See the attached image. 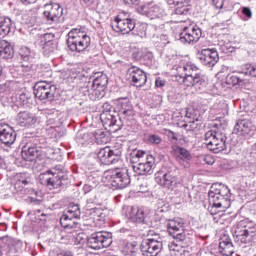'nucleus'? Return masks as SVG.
I'll list each match as a JSON object with an SVG mask.
<instances>
[{
    "label": "nucleus",
    "instance_id": "obj_1",
    "mask_svg": "<svg viewBox=\"0 0 256 256\" xmlns=\"http://www.w3.org/2000/svg\"><path fill=\"white\" fill-rule=\"evenodd\" d=\"M176 65L173 66L176 71V79L183 83L185 87H195L196 89H203L207 86L205 79L198 73L199 68L192 62H187L185 59H178Z\"/></svg>",
    "mask_w": 256,
    "mask_h": 256
},
{
    "label": "nucleus",
    "instance_id": "obj_2",
    "mask_svg": "<svg viewBox=\"0 0 256 256\" xmlns=\"http://www.w3.org/2000/svg\"><path fill=\"white\" fill-rule=\"evenodd\" d=\"M208 211L217 215L231 207V190L227 185L219 184L211 187L208 193Z\"/></svg>",
    "mask_w": 256,
    "mask_h": 256
},
{
    "label": "nucleus",
    "instance_id": "obj_3",
    "mask_svg": "<svg viewBox=\"0 0 256 256\" xmlns=\"http://www.w3.org/2000/svg\"><path fill=\"white\" fill-rule=\"evenodd\" d=\"M234 241L238 245H253L256 243V224L244 219L234 226Z\"/></svg>",
    "mask_w": 256,
    "mask_h": 256
},
{
    "label": "nucleus",
    "instance_id": "obj_4",
    "mask_svg": "<svg viewBox=\"0 0 256 256\" xmlns=\"http://www.w3.org/2000/svg\"><path fill=\"white\" fill-rule=\"evenodd\" d=\"M107 83H109V78H107V75L98 73V76L93 81L84 83L82 93H84L86 97H89L91 101L103 99V97H105Z\"/></svg>",
    "mask_w": 256,
    "mask_h": 256
},
{
    "label": "nucleus",
    "instance_id": "obj_5",
    "mask_svg": "<svg viewBox=\"0 0 256 256\" xmlns=\"http://www.w3.org/2000/svg\"><path fill=\"white\" fill-rule=\"evenodd\" d=\"M67 45L70 51L81 53L91 45V37L81 28H74L68 33Z\"/></svg>",
    "mask_w": 256,
    "mask_h": 256
},
{
    "label": "nucleus",
    "instance_id": "obj_6",
    "mask_svg": "<svg viewBox=\"0 0 256 256\" xmlns=\"http://www.w3.org/2000/svg\"><path fill=\"white\" fill-rule=\"evenodd\" d=\"M79 217H81V208H79V205L70 204L61 216L60 224L67 233H75L79 229V223L74 219H79Z\"/></svg>",
    "mask_w": 256,
    "mask_h": 256
},
{
    "label": "nucleus",
    "instance_id": "obj_7",
    "mask_svg": "<svg viewBox=\"0 0 256 256\" xmlns=\"http://www.w3.org/2000/svg\"><path fill=\"white\" fill-rule=\"evenodd\" d=\"M227 136L223 132L210 130L205 133V145L212 153H221L227 149Z\"/></svg>",
    "mask_w": 256,
    "mask_h": 256
},
{
    "label": "nucleus",
    "instance_id": "obj_8",
    "mask_svg": "<svg viewBox=\"0 0 256 256\" xmlns=\"http://www.w3.org/2000/svg\"><path fill=\"white\" fill-rule=\"evenodd\" d=\"M111 27L116 33L127 35L135 29V20L129 18V13L121 12L111 21Z\"/></svg>",
    "mask_w": 256,
    "mask_h": 256
},
{
    "label": "nucleus",
    "instance_id": "obj_9",
    "mask_svg": "<svg viewBox=\"0 0 256 256\" xmlns=\"http://www.w3.org/2000/svg\"><path fill=\"white\" fill-rule=\"evenodd\" d=\"M111 243H113V234L107 231L94 232L87 239L88 247L95 250L111 247Z\"/></svg>",
    "mask_w": 256,
    "mask_h": 256
},
{
    "label": "nucleus",
    "instance_id": "obj_10",
    "mask_svg": "<svg viewBox=\"0 0 256 256\" xmlns=\"http://www.w3.org/2000/svg\"><path fill=\"white\" fill-rule=\"evenodd\" d=\"M108 183L116 189H125L131 183V178L129 177V170L127 168H116L110 174L106 175Z\"/></svg>",
    "mask_w": 256,
    "mask_h": 256
},
{
    "label": "nucleus",
    "instance_id": "obj_11",
    "mask_svg": "<svg viewBox=\"0 0 256 256\" xmlns=\"http://www.w3.org/2000/svg\"><path fill=\"white\" fill-rule=\"evenodd\" d=\"M63 169L61 166H56L53 170H48L46 173L40 175V181L49 189H59L63 185Z\"/></svg>",
    "mask_w": 256,
    "mask_h": 256
},
{
    "label": "nucleus",
    "instance_id": "obj_12",
    "mask_svg": "<svg viewBox=\"0 0 256 256\" xmlns=\"http://www.w3.org/2000/svg\"><path fill=\"white\" fill-rule=\"evenodd\" d=\"M57 91V86L46 81L37 82L34 86V95L40 101H53L55 99V92Z\"/></svg>",
    "mask_w": 256,
    "mask_h": 256
},
{
    "label": "nucleus",
    "instance_id": "obj_13",
    "mask_svg": "<svg viewBox=\"0 0 256 256\" xmlns=\"http://www.w3.org/2000/svg\"><path fill=\"white\" fill-rule=\"evenodd\" d=\"M155 181L158 185L166 187V189H170L171 191H177V189L183 187V185L179 183L177 176H173L171 172L164 173L163 171H158L155 174Z\"/></svg>",
    "mask_w": 256,
    "mask_h": 256
},
{
    "label": "nucleus",
    "instance_id": "obj_14",
    "mask_svg": "<svg viewBox=\"0 0 256 256\" xmlns=\"http://www.w3.org/2000/svg\"><path fill=\"white\" fill-rule=\"evenodd\" d=\"M126 217L132 223H145L147 219H151V210L144 207L127 206Z\"/></svg>",
    "mask_w": 256,
    "mask_h": 256
},
{
    "label": "nucleus",
    "instance_id": "obj_15",
    "mask_svg": "<svg viewBox=\"0 0 256 256\" xmlns=\"http://www.w3.org/2000/svg\"><path fill=\"white\" fill-rule=\"evenodd\" d=\"M201 35H203L201 28L195 24H191L183 28L179 37L181 43H188V45H193L194 43H197L199 39H201Z\"/></svg>",
    "mask_w": 256,
    "mask_h": 256
},
{
    "label": "nucleus",
    "instance_id": "obj_16",
    "mask_svg": "<svg viewBox=\"0 0 256 256\" xmlns=\"http://www.w3.org/2000/svg\"><path fill=\"white\" fill-rule=\"evenodd\" d=\"M197 58L204 67L212 68L219 63V52L215 48H204L198 52Z\"/></svg>",
    "mask_w": 256,
    "mask_h": 256
},
{
    "label": "nucleus",
    "instance_id": "obj_17",
    "mask_svg": "<svg viewBox=\"0 0 256 256\" xmlns=\"http://www.w3.org/2000/svg\"><path fill=\"white\" fill-rule=\"evenodd\" d=\"M163 249V241L155 238L146 239L142 242L141 256H158Z\"/></svg>",
    "mask_w": 256,
    "mask_h": 256
},
{
    "label": "nucleus",
    "instance_id": "obj_18",
    "mask_svg": "<svg viewBox=\"0 0 256 256\" xmlns=\"http://www.w3.org/2000/svg\"><path fill=\"white\" fill-rule=\"evenodd\" d=\"M43 17L50 25L57 23L63 17V7L57 3L44 5Z\"/></svg>",
    "mask_w": 256,
    "mask_h": 256
},
{
    "label": "nucleus",
    "instance_id": "obj_19",
    "mask_svg": "<svg viewBox=\"0 0 256 256\" xmlns=\"http://www.w3.org/2000/svg\"><path fill=\"white\" fill-rule=\"evenodd\" d=\"M127 79L134 87H143L147 83V74L137 66L127 70Z\"/></svg>",
    "mask_w": 256,
    "mask_h": 256
},
{
    "label": "nucleus",
    "instance_id": "obj_20",
    "mask_svg": "<svg viewBox=\"0 0 256 256\" xmlns=\"http://www.w3.org/2000/svg\"><path fill=\"white\" fill-rule=\"evenodd\" d=\"M132 169L136 175H152L155 169V157L149 154L140 163L133 165Z\"/></svg>",
    "mask_w": 256,
    "mask_h": 256
},
{
    "label": "nucleus",
    "instance_id": "obj_21",
    "mask_svg": "<svg viewBox=\"0 0 256 256\" xmlns=\"http://www.w3.org/2000/svg\"><path fill=\"white\" fill-rule=\"evenodd\" d=\"M120 155L121 150H113L106 146L99 150L97 157L102 165H113V163H117V157H120Z\"/></svg>",
    "mask_w": 256,
    "mask_h": 256
},
{
    "label": "nucleus",
    "instance_id": "obj_22",
    "mask_svg": "<svg viewBox=\"0 0 256 256\" xmlns=\"http://www.w3.org/2000/svg\"><path fill=\"white\" fill-rule=\"evenodd\" d=\"M213 255L215 256H231L235 253V248L233 247V242H231V238L229 236L224 235L220 238L218 251H213Z\"/></svg>",
    "mask_w": 256,
    "mask_h": 256
},
{
    "label": "nucleus",
    "instance_id": "obj_23",
    "mask_svg": "<svg viewBox=\"0 0 256 256\" xmlns=\"http://www.w3.org/2000/svg\"><path fill=\"white\" fill-rule=\"evenodd\" d=\"M54 35L51 33H46L40 36L38 40V45L42 47L44 55H51V53H55L57 50V44L53 42Z\"/></svg>",
    "mask_w": 256,
    "mask_h": 256
},
{
    "label": "nucleus",
    "instance_id": "obj_24",
    "mask_svg": "<svg viewBox=\"0 0 256 256\" xmlns=\"http://www.w3.org/2000/svg\"><path fill=\"white\" fill-rule=\"evenodd\" d=\"M47 147V143L42 139V142L39 144L36 143V146H24L22 148V157L25 161H33L34 157H39L41 155V150Z\"/></svg>",
    "mask_w": 256,
    "mask_h": 256
},
{
    "label": "nucleus",
    "instance_id": "obj_25",
    "mask_svg": "<svg viewBox=\"0 0 256 256\" xmlns=\"http://www.w3.org/2000/svg\"><path fill=\"white\" fill-rule=\"evenodd\" d=\"M17 139V133L8 124H0V141L3 145H13Z\"/></svg>",
    "mask_w": 256,
    "mask_h": 256
},
{
    "label": "nucleus",
    "instance_id": "obj_26",
    "mask_svg": "<svg viewBox=\"0 0 256 256\" xmlns=\"http://www.w3.org/2000/svg\"><path fill=\"white\" fill-rule=\"evenodd\" d=\"M173 153L177 163L187 169L189 167V162L193 159L191 152L181 146H173Z\"/></svg>",
    "mask_w": 256,
    "mask_h": 256
},
{
    "label": "nucleus",
    "instance_id": "obj_27",
    "mask_svg": "<svg viewBox=\"0 0 256 256\" xmlns=\"http://www.w3.org/2000/svg\"><path fill=\"white\" fill-rule=\"evenodd\" d=\"M116 111L120 119H127L133 115V105L129 101V98H119L116 101Z\"/></svg>",
    "mask_w": 256,
    "mask_h": 256
},
{
    "label": "nucleus",
    "instance_id": "obj_28",
    "mask_svg": "<svg viewBox=\"0 0 256 256\" xmlns=\"http://www.w3.org/2000/svg\"><path fill=\"white\" fill-rule=\"evenodd\" d=\"M253 132V123L249 119H240L234 126V133L241 137H249Z\"/></svg>",
    "mask_w": 256,
    "mask_h": 256
},
{
    "label": "nucleus",
    "instance_id": "obj_29",
    "mask_svg": "<svg viewBox=\"0 0 256 256\" xmlns=\"http://www.w3.org/2000/svg\"><path fill=\"white\" fill-rule=\"evenodd\" d=\"M17 121L20 127H33L39 121V118L31 112L24 111L18 113Z\"/></svg>",
    "mask_w": 256,
    "mask_h": 256
},
{
    "label": "nucleus",
    "instance_id": "obj_30",
    "mask_svg": "<svg viewBox=\"0 0 256 256\" xmlns=\"http://www.w3.org/2000/svg\"><path fill=\"white\" fill-rule=\"evenodd\" d=\"M169 235H175L179 231H185V220L180 217L171 219L167 223Z\"/></svg>",
    "mask_w": 256,
    "mask_h": 256
},
{
    "label": "nucleus",
    "instance_id": "obj_31",
    "mask_svg": "<svg viewBox=\"0 0 256 256\" xmlns=\"http://www.w3.org/2000/svg\"><path fill=\"white\" fill-rule=\"evenodd\" d=\"M216 46L222 53H231L233 51V47L231 46V42L229 41V35L220 34L217 37Z\"/></svg>",
    "mask_w": 256,
    "mask_h": 256
},
{
    "label": "nucleus",
    "instance_id": "obj_32",
    "mask_svg": "<svg viewBox=\"0 0 256 256\" xmlns=\"http://www.w3.org/2000/svg\"><path fill=\"white\" fill-rule=\"evenodd\" d=\"M168 5H174L175 8V15H187L189 13V8L187 5L189 3L187 0H166Z\"/></svg>",
    "mask_w": 256,
    "mask_h": 256
},
{
    "label": "nucleus",
    "instance_id": "obj_33",
    "mask_svg": "<svg viewBox=\"0 0 256 256\" xmlns=\"http://www.w3.org/2000/svg\"><path fill=\"white\" fill-rule=\"evenodd\" d=\"M86 215H88L90 219H93V221H101L102 223H105L107 211L101 208H92L86 211Z\"/></svg>",
    "mask_w": 256,
    "mask_h": 256
},
{
    "label": "nucleus",
    "instance_id": "obj_34",
    "mask_svg": "<svg viewBox=\"0 0 256 256\" xmlns=\"http://www.w3.org/2000/svg\"><path fill=\"white\" fill-rule=\"evenodd\" d=\"M13 29V22L9 17H0V39H5L7 34Z\"/></svg>",
    "mask_w": 256,
    "mask_h": 256
},
{
    "label": "nucleus",
    "instance_id": "obj_35",
    "mask_svg": "<svg viewBox=\"0 0 256 256\" xmlns=\"http://www.w3.org/2000/svg\"><path fill=\"white\" fill-rule=\"evenodd\" d=\"M134 29L135 30L132 31V35H138V37H141V39H143L144 37H147V29L149 31H157V26L155 25L147 26L146 23H142L135 26Z\"/></svg>",
    "mask_w": 256,
    "mask_h": 256
},
{
    "label": "nucleus",
    "instance_id": "obj_36",
    "mask_svg": "<svg viewBox=\"0 0 256 256\" xmlns=\"http://www.w3.org/2000/svg\"><path fill=\"white\" fill-rule=\"evenodd\" d=\"M44 114L46 116V125H51L50 129H55V123L59 118V112L55 109H47L44 111Z\"/></svg>",
    "mask_w": 256,
    "mask_h": 256
},
{
    "label": "nucleus",
    "instance_id": "obj_37",
    "mask_svg": "<svg viewBox=\"0 0 256 256\" xmlns=\"http://www.w3.org/2000/svg\"><path fill=\"white\" fill-rule=\"evenodd\" d=\"M148 155L149 154L143 150H133L130 154V163H132V165H139Z\"/></svg>",
    "mask_w": 256,
    "mask_h": 256
},
{
    "label": "nucleus",
    "instance_id": "obj_38",
    "mask_svg": "<svg viewBox=\"0 0 256 256\" xmlns=\"http://www.w3.org/2000/svg\"><path fill=\"white\" fill-rule=\"evenodd\" d=\"M13 53V47L9 43H0V59H11L13 58Z\"/></svg>",
    "mask_w": 256,
    "mask_h": 256
},
{
    "label": "nucleus",
    "instance_id": "obj_39",
    "mask_svg": "<svg viewBox=\"0 0 256 256\" xmlns=\"http://www.w3.org/2000/svg\"><path fill=\"white\" fill-rule=\"evenodd\" d=\"M147 15L150 19H161V17L165 16V10L158 5H154L149 7Z\"/></svg>",
    "mask_w": 256,
    "mask_h": 256
},
{
    "label": "nucleus",
    "instance_id": "obj_40",
    "mask_svg": "<svg viewBox=\"0 0 256 256\" xmlns=\"http://www.w3.org/2000/svg\"><path fill=\"white\" fill-rule=\"evenodd\" d=\"M94 139L97 145H107V143L111 141V138L109 137L107 132L103 130H96L94 133Z\"/></svg>",
    "mask_w": 256,
    "mask_h": 256
},
{
    "label": "nucleus",
    "instance_id": "obj_41",
    "mask_svg": "<svg viewBox=\"0 0 256 256\" xmlns=\"http://www.w3.org/2000/svg\"><path fill=\"white\" fill-rule=\"evenodd\" d=\"M16 105L19 107H31V98L27 94L21 92L16 95Z\"/></svg>",
    "mask_w": 256,
    "mask_h": 256
},
{
    "label": "nucleus",
    "instance_id": "obj_42",
    "mask_svg": "<svg viewBox=\"0 0 256 256\" xmlns=\"http://www.w3.org/2000/svg\"><path fill=\"white\" fill-rule=\"evenodd\" d=\"M19 55L22 61H25V63H29V61H31V59H33V57L35 56L33 51H31V49H29V47L27 46H23L20 48Z\"/></svg>",
    "mask_w": 256,
    "mask_h": 256
},
{
    "label": "nucleus",
    "instance_id": "obj_43",
    "mask_svg": "<svg viewBox=\"0 0 256 256\" xmlns=\"http://www.w3.org/2000/svg\"><path fill=\"white\" fill-rule=\"evenodd\" d=\"M100 119L106 127H115L117 125V118L111 114H101Z\"/></svg>",
    "mask_w": 256,
    "mask_h": 256
},
{
    "label": "nucleus",
    "instance_id": "obj_44",
    "mask_svg": "<svg viewBox=\"0 0 256 256\" xmlns=\"http://www.w3.org/2000/svg\"><path fill=\"white\" fill-rule=\"evenodd\" d=\"M168 247H169L170 255L172 256H182L183 253H185V248H183L182 246H179L175 242H171L168 245Z\"/></svg>",
    "mask_w": 256,
    "mask_h": 256
},
{
    "label": "nucleus",
    "instance_id": "obj_45",
    "mask_svg": "<svg viewBox=\"0 0 256 256\" xmlns=\"http://www.w3.org/2000/svg\"><path fill=\"white\" fill-rule=\"evenodd\" d=\"M76 141L78 145H87V143H90L91 141V136L89 133L79 132L77 134Z\"/></svg>",
    "mask_w": 256,
    "mask_h": 256
},
{
    "label": "nucleus",
    "instance_id": "obj_46",
    "mask_svg": "<svg viewBox=\"0 0 256 256\" xmlns=\"http://www.w3.org/2000/svg\"><path fill=\"white\" fill-rule=\"evenodd\" d=\"M226 83L228 85H239V83H243V78L239 77L237 74H228L226 77Z\"/></svg>",
    "mask_w": 256,
    "mask_h": 256
},
{
    "label": "nucleus",
    "instance_id": "obj_47",
    "mask_svg": "<svg viewBox=\"0 0 256 256\" xmlns=\"http://www.w3.org/2000/svg\"><path fill=\"white\" fill-rule=\"evenodd\" d=\"M25 192L28 195V199L31 203H41V199L37 198L39 197V192L33 190V189H25Z\"/></svg>",
    "mask_w": 256,
    "mask_h": 256
},
{
    "label": "nucleus",
    "instance_id": "obj_48",
    "mask_svg": "<svg viewBox=\"0 0 256 256\" xmlns=\"http://www.w3.org/2000/svg\"><path fill=\"white\" fill-rule=\"evenodd\" d=\"M242 73L250 77H256V66L253 64H245L242 68Z\"/></svg>",
    "mask_w": 256,
    "mask_h": 256
},
{
    "label": "nucleus",
    "instance_id": "obj_49",
    "mask_svg": "<svg viewBox=\"0 0 256 256\" xmlns=\"http://www.w3.org/2000/svg\"><path fill=\"white\" fill-rule=\"evenodd\" d=\"M81 77H83V74H81V69L72 68L68 71V79L70 81L81 79Z\"/></svg>",
    "mask_w": 256,
    "mask_h": 256
},
{
    "label": "nucleus",
    "instance_id": "obj_50",
    "mask_svg": "<svg viewBox=\"0 0 256 256\" xmlns=\"http://www.w3.org/2000/svg\"><path fill=\"white\" fill-rule=\"evenodd\" d=\"M87 183L93 185L94 187H97V185H99V176H97L95 172H91L87 176Z\"/></svg>",
    "mask_w": 256,
    "mask_h": 256
},
{
    "label": "nucleus",
    "instance_id": "obj_51",
    "mask_svg": "<svg viewBox=\"0 0 256 256\" xmlns=\"http://www.w3.org/2000/svg\"><path fill=\"white\" fill-rule=\"evenodd\" d=\"M15 87V82H5L0 85V93L8 94Z\"/></svg>",
    "mask_w": 256,
    "mask_h": 256
},
{
    "label": "nucleus",
    "instance_id": "obj_52",
    "mask_svg": "<svg viewBox=\"0 0 256 256\" xmlns=\"http://www.w3.org/2000/svg\"><path fill=\"white\" fill-rule=\"evenodd\" d=\"M148 142H150L152 145H159L161 144V142L163 141L162 138H160L159 135H156V134H150L148 136Z\"/></svg>",
    "mask_w": 256,
    "mask_h": 256
},
{
    "label": "nucleus",
    "instance_id": "obj_53",
    "mask_svg": "<svg viewBox=\"0 0 256 256\" xmlns=\"http://www.w3.org/2000/svg\"><path fill=\"white\" fill-rule=\"evenodd\" d=\"M170 235L171 237H173V239H175V241L178 242L185 241V239H187V235L185 234L184 231L174 232V234Z\"/></svg>",
    "mask_w": 256,
    "mask_h": 256
},
{
    "label": "nucleus",
    "instance_id": "obj_54",
    "mask_svg": "<svg viewBox=\"0 0 256 256\" xmlns=\"http://www.w3.org/2000/svg\"><path fill=\"white\" fill-rule=\"evenodd\" d=\"M164 134L168 137L169 140H171L173 143L178 141L177 133L169 130V129H164Z\"/></svg>",
    "mask_w": 256,
    "mask_h": 256
},
{
    "label": "nucleus",
    "instance_id": "obj_55",
    "mask_svg": "<svg viewBox=\"0 0 256 256\" xmlns=\"http://www.w3.org/2000/svg\"><path fill=\"white\" fill-rule=\"evenodd\" d=\"M242 13L244 14V17L242 18L243 21H249V19L253 17V12H251V9L249 7H243Z\"/></svg>",
    "mask_w": 256,
    "mask_h": 256
},
{
    "label": "nucleus",
    "instance_id": "obj_56",
    "mask_svg": "<svg viewBox=\"0 0 256 256\" xmlns=\"http://www.w3.org/2000/svg\"><path fill=\"white\" fill-rule=\"evenodd\" d=\"M203 161L206 165H213L215 163V158L208 154L203 157Z\"/></svg>",
    "mask_w": 256,
    "mask_h": 256
},
{
    "label": "nucleus",
    "instance_id": "obj_57",
    "mask_svg": "<svg viewBox=\"0 0 256 256\" xmlns=\"http://www.w3.org/2000/svg\"><path fill=\"white\" fill-rule=\"evenodd\" d=\"M186 119H189L188 123H195V116L189 110H186Z\"/></svg>",
    "mask_w": 256,
    "mask_h": 256
},
{
    "label": "nucleus",
    "instance_id": "obj_58",
    "mask_svg": "<svg viewBox=\"0 0 256 256\" xmlns=\"http://www.w3.org/2000/svg\"><path fill=\"white\" fill-rule=\"evenodd\" d=\"M94 187L95 186L93 184H89V182H87V184H85L83 186V191H84V193H91V191H93Z\"/></svg>",
    "mask_w": 256,
    "mask_h": 256
},
{
    "label": "nucleus",
    "instance_id": "obj_59",
    "mask_svg": "<svg viewBox=\"0 0 256 256\" xmlns=\"http://www.w3.org/2000/svg\"><path fill=\"white\" fill-rule=\"evenodd\" d=\"M215 7L217 9H223V6L225 5V0H213Z\"/></svg>",
    "mask_w": 256,
    "mask_h": 256
},
{
    "label": "nucleus",
    "instance_id": "obj_60",
    "mask_svg": "<svg viewBox=\"0 0 256 256\" xmlns=\"http://www.w3.org/2000/svg\"><path fill=\"white\" fill-rule=\"evenodd\" d=\"M165 80H163L161 77H158L156 80H155V85L156 87H165Z\"/></svg>",
    "mask_w": 256,
    "mask_h": 256
},
{
    "label": "nucleus",
    "instance_id": "obj_61",
    "mask_svg": "<svg viewBox=\"0 0 256 256\" xmlns=\"http://www.w3.org/2000/svg\"><path fill=\"white\" fill-rule=\"evenodd\" d=\"M168 39H169V37H168L167 35L161 34L160 40L162 41V43H163L164 45H167V43H169V42L167 41Z\"/></svg>",
    "mask_w": 256,
    "mask_h": 256
},
{
    "label": "nucleus",
    "instance_id": "obj_62",
    "mask_svg": "<svg viewBox=\"0 0 256 256\" xmlns=\"http://www.w3.org/2000/svg\"><path fill=\"white\" fill-rule=\"evenodd\" d=\"M57 256H73L71 251H62L57 254Z\"/></svg>",
    "mask_w": 256,
    "mask_h": 256
},
{
    "label": "nucleus",
    "instance_id": "obj_63",
    "mask_svg": "<svg viewBox=\"0 0 256 256\" xmlns=\"http://www.w3.org/2000/svg\"><path fill=\"white\" fill-rule=\"evenodd\" d=\"M22 3H25V5H30L31 3H36L37 0H21Z\"/></svg>",
    "mask_w": 256,
    "mask_h": 256
},
{
    "label": "nucleus",
    "instance_id": "obj_64",
    "mask_svg": "<svg viewBox=\"0 0 256 256\" xmlns=\"http://www.w3.org/2000/svg\"><path fill=\"white\" fill-rule=\"evenodd\" d=\"M130 1V3L132 4V5H137V2L139 1V0H129Z\"/></svg>",
    "mask_w": 256,
    "mask_h": 256
}]
</instances>
